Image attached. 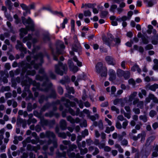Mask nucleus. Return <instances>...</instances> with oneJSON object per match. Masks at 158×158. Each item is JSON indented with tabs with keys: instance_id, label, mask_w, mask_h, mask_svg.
Returning <instances> with one entry per match:
<instances>
[{
	"instance_id": "14",
	"label": "nucleus",
	"mask_w": 158,
	"mask_h": 158,
	"mask_svg": "<svg viewBox=\"0 0 158 158\" xmlns=\"http://www.w3.org/2000/svg\"><path fill=\"white\" fill-rule=\"evenodd\" d=\"M41 124L43 125L50 126L51 124H53L55 123V121L53 120L49 121L48 120L44 119H42L41 120Z\"/></svg>"
},
{
	"instance_id": "22",
	"label": "nucleus",
	"mask_w": 158,
	"mask_h": 158,
	"mask_svg": "<svg viewBox=\"0 0 158 158\" xmlns=\"http://www.w3.org/2000/svg\"><path fill=\"white\" fill-rule=\"evenodd\" d=\"M69 68L70 69L74 72H77L78 68L76 66L74 65L73 63L71 62L69 64Z\"/></svg>"
},
{
	"instance_id": "58",
	"label": "nucleus",
	"mask_w": 158,
	"mask_h": 158,
	"mask_svg": "<svg viewBox=\"0 0 158 158\" xmlns=\"http://www.w3.org/2000/svg\"><path fill=\"white\" fill-rule=\"evenodd\" d=\"M128 83L129 84H131L133 85H135V81L132 78L128 80Z\"/></svg>"
},
{
	"instance_id": "39",
	"label": "nucleus",
	"mask_w": 158,
	"mask_h": 158,
	"mask_svg": "<svg viewBox=\"0 0 158 158\" xmlns=\"http://www.w3.org/2000/svg\"><path fill=\"white\" fill-rule=\"evenodd\" d=\"M67 120L70 122L72 123H75V119L73 118L71 116H68L67 117Z\"/></svg>"
},
{
	"instance_id": "43",
	"label": "nucleus",
	"mask_w": 158,
	"mask_h": 158,
	"mask_svg": "<svg viewBox=\"0 0 158 158\" xmlns=\"http://www.w3.org/2000/svg\"><path fill=\"white\" fill-rule=\"evenodd\" d=\"M111 110L113 111H115L117 114H119V110L117 108L114 106H112L111 107Z\"/></svg>"
},
{
	"instance_id": "63",
	"label": "nucleus",
	"mask_w": 158,
	"mask_h": 158,
	"mask_svg": "<svg viewBox=\"0 0 158 158\" xmlns=\"http://www.w3.org/2000/svg\"><path fill=\"white\" fill-rule=\"evenodd\" d=\"M69 113L72 115L74 116L75 115V113L74 110H73L71 108H69L68 110Z\"/></svg>"
},
{
	"instance_id": "24",
	"label": "nucleus",
	"mask_w": 158,
	"mask_h": 158,
	"mask_svg": "<svg viewBox=\"0 0 158 158\" xmlns=\"http://www.w3.org/2000/svg\"><path fill=\"white\" fill-rule=\"evenodd\" d=\"M20 6L23 10L27 12H28V13L29 14L31 13L30 11L29 10V7L28 6L24 3L21 4Z\"/></svg>"
},
{
	"instance_id": "45",
	"label": "nucleus",
	"mask_w": 158,
	"mask_h": 158,
	"mask_svg": "<svg viewBox=\"0 0 158 158\" xmlns=\"http://www.w3.org/2000/svg\"><path fill=\"white\" fill-rule=\"evenodd\" d=\"M84 15L85 16H90L91 12L89 10H85L84 12Z\"/></svg>"
},
{
	"instance_id": "28",
	"label": "nucleus",
	"mask_w": 158,
	"mask_h": 158,
	"mask_svg": "<svg viewBox=\"0 0 158 158\" xmlns=\"http://www.w3.org/2000/svg\"><path fill=\"white\" fill-rule=\"evenodd\" d=\"M43 55L42 53H39L38 55L35 56V60H39L40 62L42 63L43 62L42 58Z\"/></svg>"
},
{
	"instance_id": "64",
	"label": "nucleus",
	"mask_w": 158,
	"mask_h": 158,
	"mask_svg": "<svg viewBox=\"0 0 158 158\" xmlns=\"http://www.w3.org/2000/svg\"><path fill=\"white\" fill-rule=\"evenodd\" d=\"M6 147L5 145H2L0 147V151L1 152H5V149L6 148Z\"/></svg>"
},
{
	"instance_id": "13",
	"label": "nucleus",
	"mask_w": 158,
	"mask_h": 158,
	"mask_svg": "<svg viewBox=\"0 0 158 158\" xmlns=\"http://www.w3.org/2000/svg\"><path fill=\"white\" fill-rule=\"evenodd\" d=\"M61 100L62 101H65V106L66 107H68L69 106L72 107H74L75 105V103L73 102H70L69 100L66 99L64 98H61Z\"/></svg>"
},
{
	"instance_id": "25",
	"label": "nucleus",
	"mask_w": 158,
	"mask_h": 158,
	"mask_svg": "<svg viewBox=\"0 0 158 158\" xmlns=\"http://www.w3.org/2000/svg\"><path fill=\"white\" fill-rule=\"evenodd\" d=\"M78 147L80 151V153L81 155H84L86 153L88 152V149L85 148L84 149L81 148V146L80 145L79 143H78Z\"/></svg>"
},
{
	"instance_id": "4",
	"label": "nucleus",
	"mask_w": 158,
	"mask_h": 158,
	"mask_svg": "<svg viewBox=\"0 0 158 158\" xmlns=\"http://www.w3.org/2000/svg\"><path fill=\"white\" fill-rule=\"evenodd\" d=\"M68 69L67 65L66 64H63L61 62H59L58 64L55 66V71L56 73L62 75L65 73Z\"/></svg>"
},
{
	"instance_id": "12",
	"label": "nucleus",
	"mask_w": 158,
	"mask_h": 158,
	"mask_svg": "<svg viewBox=\"0 0 158 158\" xmlns=\"http://www.w3.org/2000/svg\"><path fill=\"white\" fill-rule=\"evenodd\" d=\"M104 67H103L102 63L98 62L95 66V71L97 73H100L101 71L103 70Z\"/></svg>"
},
{
	"instance_id": "15",
	"label": "nucleus",
	"mask_w": 158,
	"mask_h": 158,
	"mask_svg": "<svg viewBox=\"0 0 158 158\" xmlns=\"http://www.w3.org/2000/svg\"><path fill=\"white\" fill-rule=\"evenodd\" d=\"M109 74L110 76V80L113 81L115 79L116 75L115 72L114 70L110 69L109 71Z\"/></svg>"
},
{
	"instance_id": "6",
	"label": "nucleus",
	"mask_w": 158,
	"mask_h": 158,
	"mask_svg": "<svg viewBox=\"0 0 158 158\" xmlns=\"http://www.w3.org/2000/svg\"><path fill=\"white\" fill-rule=\"evenodd\" d=\"M65 48L63 43L60 41H58L57 43L56 55H59L63 53L62 50Z\"/></svg>"
},
{
	"instance_id": "49",
	"label": "nucleus",
	"mask_w": 158,
	"mask_h": 158,
	"mask_svg": "<svg viewBox=\"0 0 158 158\" xmlns=\"http://www.w3.org/2000/svg\"><path fill=\"white\" fill-rule=\"evenodd\" d=\"M31 65H34V68L35 69H37L38 68H40V66L41 65L40 64H34V62L33 61H32L31 63Z\"/></svg>"
},
{
	"instance_id": "10",
	"label": "nucleus",
	"mask_w": 158,
	"mask_h": 158,
	"mask_svg": "<svg viewBox=\"0 0 158 158\" xmlns=\"http://www.w3.org/2000/svg\"><path fill=\"white\" fill-rule=\"evenodd\" d=\"M145 88L147 90H150L155 91L156 89L158 88V84H155L152 85H150V84H148L146 85Z\"/></svg>"
},
{
	"instance_id": "29",
	"label": "nucleus",
	"mask_w": 158,
	"mask_h": 158,
	"mask_svg": "<svg viewBox=\"0 0 158 158\" xmlns=\"http://www.w3.org/2000/svg\"><path fill=\"white\" fill-rule=\"evenodd\" d=\"M128 19V20L130 19V18H127L126 16H123L120 18H117V20H118L119 22H121L122 21H125L127 19Z\"/></svg>"
},
{
	"instance_id": "5",
	"label": "nucleus",
	"mask_w": 158,
	"mask_h": 158,
	"mask_svg": "<svg viewBox=\"0 0 158 158\" xmlns=\"http://www.w3.org/2000/svg\"><path fill=\"white\" fill-rule=\"evenodd\" d=\"M73 39L74 40V43L73 45L72 49L73 51L79 52L81 51V47L80 43L78 41L77 36H74Z\"/></svg>"
},
{
	"instance_id": "35",
	"label": "nucleus",
	"mask_w": 158,
	"mask_h": 158,
	"mask_svg": "<svg viewBox=\"0 0 158 158\" xmlns=\"http://www.w3.org/2000/svg\"><path fill=\"white\" fill-rule=\"evenodd\" d=\"M103 70V72L101 74V76L106 77L107 76V69L106 67H104Z\"/></svg>"
},
{
	"instance_id": "33",
	"label": "nucleus",
	"mask_w": 158,
	"mask_h": 158,
	"mask_svg": "<svg viewBox=\"0 0 158 158\" xmlns=\"http://www.w3.org/2000/svg\"><path fill=\"white\" fill-rule=\"evenodd\" d=\"M73 59L74 61L77 63V65L79 67H81L82 66V64L81 62L79 61L77 59V57L75 56H74L73 58Z\"/></svg>"
},
{
	"instance_id": "19",
	"label": "nucleus",
	"mask_w": 158,
	"mask_h": 158,
	"mask_svg": "<svg viewBox=\"0 0 158 158\" xmlns=\"http://www.w3.org/2000/svg\"><path fill=\"white\" fill-rule=\"evenodd\" d=\"M40 148V147L39 145H37L36 147H33L31 146V145L28 144L27 146V149L28 150H33L35 152H36Z\"/></svg>"
},
{
	"instance_id": "41",
	"label": "nucleus",
	"mask_w": 158,
	"mask_h": 158,
	"mask_svg": "<svg viewBox=\"0 0 158 158\" xmlns=\"http://www.w3.org/2000/svg\"><path fill=\"white\" fill-rule=\"evenodd\" d=\"M32 36L30 34H29L27 36L24 38L23 40V43L26 42L27 41L30 40L31 39Z\"/></svg>"
},
{
	"instance_id": "8",
	"label": "nucleus",
	"mask_w": 158,
	"mask_h": 158,
	"mask_svg": "<svg viewBox=\"0 0 158 158\" xmlns=\"http://www.w3.org/2000/svg\"><path fill=\"white\" fill-rule=\"evenodd\" d=\"M113 38L114 37L111 34H108L107 35V38L104 37L102 40L105 44L109 46L112 41H113Z\"/></svg>"
},
{
	"instance_id": "9",
	"label": "nucleus",
	"mask_w": 158,
	"mask_h": 158,
	"mask_svg": "<svg viewBox=\"0 0 158 158\" xmlns=\"http://www.w3.org/2000/svg\"><path fill=\"white\" fill-rule=\"evenodd\" d=\"M105 60L108 64L114 65L116 64L115 60L112 56H106L105 58Z\"/></svg>"
},
{
	"instance_id": "37",
	"label": "nucleus",
	"mask_w": 158,
	"mask_h": 158,
	"mask_svg": "<svg viewBox=\"0 0 158 158\" xmlns=\"http://www.w3.org/2000/svg\"><path fill=\"white\" fill-rule=\"evenodd\" d=\"M116 8H117V6L115 4H112L110 6V10L111 11L114 12L115 9Z\"/></svg>"
},
{
	"instance_id": "56",
	"label": "nucleus",
	"mask_w": 158,
	"mask_h": 158,
	"mask_svg": "<svg viewBox=\"0 0 158 158\" xmlns=\"http://www.w3.org/2000/svg\"><path fill=\"white\" fill-rule=\"evenodd\" d=\"M148 38V36L147 37V38L145 37H142V40L143 44H146L148 43L149 41L147 39Z\"/></svg>"
},
{
	"instance_id": "30",
	"label": "nucleus",
	"mask_w": 158,
	"mask_h": 158,
	"mask_svg": "<svg viewBox=\"0 0 158 158\" xmlns=\"http://www.w3.org/2000/svg\"><path fill=\"white\" fill-rule=\"evenodd\" d=\"M148 96L151 100H152L154 102H155L157 101V98L153 94L150 93L148 94Z\"/></svg>"
},
{
	"instance_id": "61",
	"label": "nucleus",
	"mask_w": 158,
	"mask_h": 158,
	"mask_svg": "<svg viewBox=\"0 0 158 158\" xmlns=\"http://www.w3.org/2000/svg\"><path fill=\"white\" fill-rule=\"evenodd\" d=\"M116 127L118 129H121L122 128V126L119 122L117 121L116 123Z\"/></svg>"
},
{
	"instance_id": "32",
	"label": "nucleus",
	"mask_w": 158,
	"mask_h": 158,
	"mask_svg": "<svg viewBox=\"0 0 158 158\" xmlns=\"http://www.w3.org/2000/svg\"><path fill=\"white\" fill-rule=\"evenodd\" d=\"M24 123L25 125L26 124V121L25 119H23L21 118H18L17 120V124H19L22 123Z\"/></svg>"
},
{
	"instance_id": "54",
	"label": "nucleus",
	"mask_w": 158,
	"mask_h": 158,
	"mask_svg": "<svg viewBox=\"0 0 158 158\" xmlns=\"http://www.w3.org/2000/svg\"><path fill=\"white\" fill-rule=\"evenodd\" d=\"M139 118L140 119L143 120L144 122H146L147 121V117L145 115H141L139 116Z\"/></svg>"
},
{
	"instance_id": "52",
	"label": "nucleus",
	"mask_w": 158,
	"mask_h": 158,
	"mask_svg": "<svg viewBox=\"0 0 158 158\" xmlns=\"http://www.w3.org/2000/svg\"><path fill=\"white\" fill-rule=\"evenodd\" d=\"M74 101L76 102L79 104V107L81 108H82L83 107V104L81 101L78 102V100L77 98L74 99Z\"/></svg>"
},
{
	"instance_id": "51",
	"label": "nucleus",
	"mask_w": 158,
	"mask_h": 158,
	"mask_svg": "<svg viewBox=\"0 0 158 158\" xmlns=\"http://www.w3.org/2000/svg\"><path fill=\"white\" fill-rule=\"evenodd\" d=\"M77 146L74 144H73L69 146V148L68 150L67 151H72L74 149H75L77 148Z\"/></svg>"
},
{
	"instance_id": "20",
	"label": "nucleus",
	"mask_w": 158,
	"mask_h": 158,
	"mask_svg": "<svg viewBox=\"0 0 158 158\" xmlns=\"http://www.w3.org/2000/svg\"><path fill=\"white\" fill-rule=\"evenodd\" d=\"M60 126L62 130H65L66 128L67 124L65 120L62 119L60 120Z\"/></svg>"
},
{
	"instance_id": "53",
	"label": "nucleus",
	"mask_w": 158,
	"mask_h": 158,
	"mask_svg": "<svg viewBox=\"0 0 158 158\" xmlns=\"http://www.w3.org/2000/svg\"><path fill=\"white\" fill-rule=\"evenodd\" d=\"M68 20L65 18L64 19L63 22L61 24V26L63 29L65 27V24L68 23Z\"/></svg>"
},
{
	"instance_id": "27",
	"label": "nucleus",
	"mask_w": 158,
	"mask_h": 158,
	"mask_svg": "<svg viewBox=\"0 0 158 158\" xmlns=\"http://www.w3.org/2000/svg\"><path fill=\"white\" fill-rule=\"evenodd\" d=\"M92 121H94L96 119H98L99 117V115L98 114H96L94 115H90L88 117Z\"/></svg>"
},
{
	"instance_id": "48",
	"label": "nucleus",
	"mask_w": 158,
	"mask_h": 158,
	"mask_svg": "<svg viewBox=\"0 0 158 158\" xmlns=\"http://www.w3.org/2000/svg\"><path fill=\"white\" fill-rule=\"evenodd\" d=\"M123 114L124 115L125 117H126L128 119L130 118L131 116V112H128L127 113H126L124 110H123Z\"/></svg>"
},
{
	"instance_id": "17",
	"label": "nucleus",
	"mask_w": 158,
	"mask_h": 158,
	"mask_svg": "<svg viewBox=\"0 0 158 158\" xmlns=\"http://www.w3.org/2000/svg\"><path fill=\"white\" fill-rule=\"evenodd\" d=\"M143 1L146 6L148 7L152 6L156 3V2H154L152 0H143Z\"/></svg>"
},
{
	"instance_id": "44",
	"label": "nucleus",
	"mask_w": 158,
	"mask_h": 158,
	"mask_svg": "<svg viewBox=\"0 0 158 158\" xmlns=\"http://www.w3.org/2000/svg\"><path fill=\"white\" fill-rule=\"evenodd\" d=\"M143 102L142 101H139L137 104V107L140 109H143Z\"/></svg>"
},
{
	"instance_id": "23",
	"label": "nucleus",
	"mask_w": 158,
	"mask_h": 158,
	"mask_svg": "<svg viewBox=\"0 0 158 158\" xmlns=\"http://www.w3.org/2000/svg\"><path fill=\"white\" fill-rule=\"evenodd\" d=\"M131 70L133 71H137V72L140 73L141 71V69L139 68V66L137 64H135L131 68Z\"/></svg>"
},
{
	"instance_id": "38",
	"label": "nucleus",
	"mask_w": 158,
	"mask_h": 158,
	"mask_svg": "<svg viewBox=\"0 0 158 158\" xmlns=\"http://www.w3.org/2000/svg\"><path fill=\"white\" fill-rule=\"evenodd\" d=\"M66 89L67 90L68 92L69 93L74 94V93L73 88V87H70L69 86L66 87Z\"/></svg>"
},
{
	"instance_id": "3",
	"label": "nucleus",
	"mask_w": 158,
	"mask_h": 158,
	"mask_svg": "<svg viewBox=\"0 0 158 158\" xmlns=\"http://www.w3.org/2000/svg\"><path fill=\"white\" fill-rule=\"evenodd\" d=\"M46 135L47 137L52 138L53 141H52L51 139H49L47 142V145H44L43 147V150L44 151L48 149V146L52 143L55 147L56 148L57 146V139L56 138V136L54 133L52 131H46Z\"/></svg>"
},
{
	"instance_id": "1",
	"label": "nucleus",
	"mask_w": 158,
	"mask_h": 158,
	"mask_svg": "<svg viewBox=\"0 0 158 158\" xmlns=\"http://www.w3.org/2000/svg\"><path fill=\"white\" fill-rule=\"evenodd\" d=\"M39 73H40L44 74V77H42L40 75H37L36 76V79L37 80L40 81H44L45 82H44L42 85L40 86L39 83H37L34 81H32L31 79H29V82L32 84L34 87H35V88H33L32 89L33 91L35 90V89H36L41 91H47L48 89L49 86H51L52 84L51 83L49 82L48 79L46 74H44V69H40L39 70Z\"/></svg>"
},
{
	"instance_id": "7",
	"label": "nucleus",
	"mask_w": 158,
	"mask_h": 158,
	"mask_svg": "<svg viewBox=\"0 0 158 158\" xmlns=\"http://www.w3.org/2000/svg\"><path fill=\"white\" fill-rule=\"evenodd\" d=\"M31 69V66L29 64H26V66L23 69V72L25 73L26 70H27V75H30L31 76H34L35 74V72L34 70L30 71L29 70H27L28 69Z\"/></svg>"
},
{
	"instance_id": "11",
	"label": "nucleus",
	"mask_w": 158,
	"mask_h": 158,
	"mask_svg": "<svg viewBox=\"0 0 158 158\" xmlns=\"http://www.w3.org/2000/svg\"><path fill=\"white\" fill-rule=\"evenodd\" d=\"M17 44L16 45V48L17 49H19L20 51H23L25 53L26 52V48L23 46V44L19 40L17 41Z\"/></svg>"
},
{
	"instance_id": "55",
	"label": "nucleus",
	"mask_w": 158,
	"mask_h": 158,
	"mask_svg": "<svg viewBox=\"0 0 158 158\" xmlns=\"http://www.w3.org/2000/svg\"><path fill=\"white\" fill-rule=\"evenodd\" d=\"M10 89V87L8 86L6 87H2L1 88V91L3 92L4 91H8Z\"/></svg>"
},
{
	"instance_id": "50",
	"label": "nucleus",
	"mask_w": 158,
	"mask_h": 158,
	"mask_svg": "<svg viewBox=\"0 0 158 158\" xmlns=\"http://www.w3.org/2000/svg\"><path fill=\"white\" fill-rule=\"evenodd\" d=\"M108 12L107 11H103L101 12V16L102 18L105 17L108 14Z\"/></svg>"
},
{
	"instance_id": "36",
	"label": "nucleus",
	"mask_w": 158,
	"mask_h": 158,
	"mask_svg": "<svg viewBox=\"0 0 158 158\" xmlns=\"http://www.w3.org/2000/svg\"><path fill=\"white\" fill-rule=\"evenodd\" d=\"M66 156V152H63L62 153H59L57 154V156L58 158H61V157L65 158Z\"/></svg>"
},
{
	"instance_id": "62",
	"label": "nucleus",
	"mask_w": 158,
	"mask_h": 158,
	"mask_svg": "<svg viewBox=\"0 0 158 158\" xmlns=\"http://www.w3.org/2000/svg\"><path fill=\"white\" fill-rule=\"evenodd\" d=\"M80 126L81 127H86L87 126V123L86 121V120H84V121H83L80 124Z\"/></svg>"
},
{
	"instance_id": "59",
	"label": "nucleus",
	"mask_w": 158,
	"mask_h": 158,
	"mask_svg": "<svg viewBox=\"0 0 158 158\" xmlns=\"http://www.w3.org/2000/svg\"><path fill=\"white\" fill-rule=\"evenodd\" d=\"M89 132L88 130L85 129L82 132V136L83 137H85V136L87 135H88Z\"/></svg>"
},
{
	"instance_id": "40",
	"label": "nucleus",
	"mask_w": 158,
	"mask_h": 158,
	"mask_svg": "<svg viewBox=\"0 0 158 158\" xmlns=\"http://www.w3.org/2000/svg\"><path fill=\"white\" fill-rule=\"evenodd\" d=\"M128 121L126 119H125L124 121L122 123V127L124 129H125L128 125Z\"/></svg>"
},
{
	"instance_id": "57",
	"label": "nucleus",
	"mask_w": 158,
	"mask_h": 158,
	"mask_svg": "<svg viewBox=\"0 0 158 158\" xmlns=\"http://www.w3.org/2000/svg\"><path fill=\"white\" fill-rule=\"evenodd\" d=\"M94 150V152L92 153L93 155H96L99 153V150L97 148L95 147Z\"/></svg>"
},
{
	"instance_id": "42",
	"label": "nucleus",
	"mask_w": 158,
	"mask_h": 158,
	"mask_svg": "<svg viewBox=\"0 0 158 158\" xmlns=\"http://www.w3.org/2000/svg\"><path fill=\"white\" fill-rule=\"evenodd\" d=\"M156 112L154 110H151L149 113V116L151 117H153L156 114Z\"/></svg>"
},
{
	"instance_id": "31",
	"label": "nucleus",
	"mask_w": 158,
	"mask_h": 158,
	"mask_svg": "<svg viewBox=\"0 0 158 158\" xmlns=\"http://www.w3.org/2000/svg\"><path fill=\"white\" fill-rule=\"evenodd\" d=\"M130 73L128 71H125L123 76L126 79H127L130 77Z\"/></svg>"
},
{
	"instance_id": "18",
	"label": "nucleus",
	"mask_w": 158,
	"mask_h": 158,
	"mask_svg": "<svg viewBox=\"0 0 158 158\" xmlns=\"http://www.w3.org/2000/svg\"><path fill=\"white\" fill-rule=\"evenodd\" d=\"M5 3L9 10H11L13 9V3L10 0H6L5 2Z\"/></svg>"
},
{
	"instance_id": "26",
	"label": "nucleus",
	"mask_w": 158,
	"mask_h": 158,
	"mask_svg": "<svg viewBox=\"0 0 158 158\" xmlns=\"http://www.w3.org/2000/svg\"><path fill=\"white\" fill-rule=\"evenodd\" d=\"M146 91L144 89H142L141 90V92L139 93L138 95L140 98H143V95L145 96L146 95Z\"/></svg>"
},
{
	"instance_id": "2",
	"label": "nucleus",
	"mask_w": 158,
	"mask_h": 158,
	"mask_svg": "<svg viewBox=\"0 0 158 158\" xmlns=\"http://www.w3.org/2000/svg\"><path fill=\"white\" fill-rule=\"evenodd\" d=\"M22 22L25 25L27 24H31L32 26H27L26 28H22L20 29V35L21 37L22 38L27 33V31L31 30L32 31H34V27L33 25L32 21L30 18L29 17L27 19H25L24 17L22 18Z\"/></svg>"
},
{
	"instance_id": "47",
	"label": "nucleus",
	"mask_w": 158,
	"mask_h": 158,
	"mask_svg": "<svg viewBox=\"0 0 158 158\" xmlns=\"http://www.w3.org/2000/svg\"><path fill=\"white\" fill-rule=\"evenodd\" d=\"M141 135V134H138L137 136L134 135L131 136V138L134 140H137L140 138V135Z\"/></svg>"
},
{
	"instance_id": "46",
	"label": "nucleus",
	"mask_w": 158,
	"mask_h": 158,
	"mask_svg": "<svg viewBox=\"0 0 158 158\" xmlns=\"http://www.w3.org/2000/svg\"><path fill=\"white\" fill-rule=\"evenodd\" d=\"M58 136L60 137H61L63 139L66 138V135L65 133L64 132L58 133Z\"/></svg>"
},
{
	"instance_id": "21",
	"label": "nucleus",
	"mask_w": 158,
	"mask_h": 158,
	"mask_svg": "<svg viewBox=\"0 0 158 158\" xmlns=\"http://www.w3.org/2000/svg\"><path fill=\"white\" fill-rule=\"evenodd\" d=\"M137 92H134L132 93L128 97V101L129 102H131L133 100H134L135 99V98L137 95Z\"/></svg>"
},
{
	"instance_id": "60",
	"label": "nucleus",
	"mask_w": 158,
	"mask_h": 158,
	"mask_svg": "<svg viewBox=\"0 0 158 158\" xmlns=\"http://www.w3.org/2000/svg\"><path fill=\"white\" fill-rule=\"evenodd\" d=\"M140 134H141V135H140V137L141 138V142L145 140V134L144 132H143L142 133Z\"/></svg>"
},
{
	"instance_id": "34",
	"label": "nucleus",
	"mask_w": 158,
	"mask_h": 158,
	"mask_svg": "<svg viewBox=\"0 0 158 158\" xmlns=\"http://www.w3.org/2000/svg\"><path fill=\"white\" fill-rule=\"evenodd\" d=\"M125 72V71H124L121 69H118L117 70V75L119 76H123Z\"/></svg>"
},
{
	"instance_id": "16",
	"label": "nucleus",
	"mask_w": 158,
	"mask_h": 158,
	"mask_svg": "<svg viewBox=\"0 0 158 158\" xmlns=\"http://www.w3.org/2000/svg\"><path fill=\"white\" fill-rule=\"evenodd\" d=\"M69 151H67V154L69 158H73L75 157L76 158H83L82 156H81L79 153H77L76 155L74 152L70 153Z\"/></svg>"
}]
</instances>
